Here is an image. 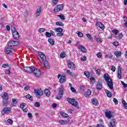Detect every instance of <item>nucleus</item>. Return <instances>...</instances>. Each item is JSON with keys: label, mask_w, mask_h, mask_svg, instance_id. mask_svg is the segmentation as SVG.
<instances>
[{"label": "nucleus", "mask_w": 127, "mask_h": 127, "mask_svg": "<svg viewBox=\"0 0 127 127\" xmlns=\"http://www.w3.org/2000/svg\"><path fill=\"white\" fill-rule=\"evenodd\" d=\"M104 78L106 83H107L108 87L111 89V90H113V89H114V84L113 83V80L111 78H110L109 74L108 73H105L104 75Z\"/></svg>", "instance_id": "f257e3e1"}, {"label": "nucleus", "mask_w": 127, "mask_h": 127, "mask_svg": "<svg viewBox=\"0 0 127 127\" xmlns=\"http://www.w3.org/2000/svg\"><path fill=\"white\" fill-rule=\"evenodd\" d=\"M66 99L69 104H71L73 107L77 108V109H79V103L77 101H76L74 99L69 98H67Z\"/></svg>", "instance_id": "f03ea898"}, {"label": "nucleus", "mask_w": 127, "mask_h": 127, "mask_svg": "<svg viewBox=\"0 0 127 127\" xmlns=\"http://www.w3.org/2000/svg\"><path fill=\"white\" fill-rule=\"evenodd\" d=\"M19 45V42L17 41H9L7 43V46L9 47H12V46H18Z\"/></svg>", "instance_id": "7ed1b4c3"}, {"label": "nucleus", "mask_w": 127, "mask_h": 127, "mask_svg": "<svg viewBox=\"0 0 127 127\" xmlns=\"http://www.w3.org/2000/svg\"><path fill=\"white\" fill-rule=\"evenodd\" d=\"M38 58L39 59V61H40V62H41V61H46V56H45V55H44V54H43V53L41 52H39L38 53Z\"/></svg>", "instance_id": "20e7f679"}, {"label": "nucleus", "mask_w": 127, "mask_h": 127, "mask_svg": "<svg viewBox=\"0 0 127 127\" xmlns=\"http://www.w3.org/2000/svg\"><path fill=\"white\" fill-rule=\"evenodd\" d=\"M10 112H11V108H10V107H6L5 108H3V110L1 112V115H2L3 116L4 115H8L9 114V113H10Z\"/></svg>", "instance_id": "39448f33"}, {"label": "nucleus", "mask_w": 127, "mask_h": 127, "mask_svg": "<svg viewBox=\"0 0 127 127\" xmlns=\"http://www.w3.org/2000/svg\"><path fill=\"white\" fill-rule=\"evenodd\" d=\"M34 69H35V67L32 66L24 67V71H26V72L27 73H29V74L33 73V70H34Z\"/></svg>", "instance_id": "423d86ee"}, {"label": "nucleus", "mask_w": 127, "mask_h": 127, "mask_svg": "<svg viewBox=\"0 0 127 127\" xmlns=\"http://www.w3.org/2000/svg\"><path fill=\"white\" fill-rule=\"evenodd\" d=\"M64 7V5L63 4H59L55 7L54 12H58V11H61V10H63V8Z\"/></svg>", "instance_id": "0eeeda50"}, {"label": "nucleus", "mask_w": 127, "mask_h": 127, "mask_svg": "<svg viewBox=\"0 0 127 127\" xmlns=\"http://www.w3.org/2000/svg\"><path fill=\"white\" fill-rule=\"evenodd\" d=\"M33 72H34L35 76L37 78H39V77L41 76V72L40 71V70L38 68H36L35 67L33 70Z\"/></svg>", "instance_id": "6e6552de"}, {"label": "nucleus", "mask_w": 127, "mask_h": 127, "mask_svg": "<svg viewBox=\"0 0 127 127\" xmlns=\"http://www.w3.org/2000/svg\"><path fill=\"white\" fill-rule=\"evenodd\" d=\"M66 63L69 69H72V70H74V69L76 68V67L75 66V64H74V63H73V62L67 61Z\"/></svg>", "instance_id": "1a4fd4ad"}, {"label": "nucleus", "mask_w": 127, "mask_h": 127, "mask_svg": "<svg viewBox=\"0 0 127 127\" xmlns=\"http://www.w3.org/2000/svg\"><path fill=\"white\" fill-rule=\"evenodd\" d=\"M5 53L7 54H10V55H11L12 53H14V50L11 48H6Z\"/></svg>", "instance_id": "9d476101"}, {"label": "nucleus", "mask_w": 127, "mask_h": 127, "mask_svg": "<svg viewBox=\"0 0 127 127\" xmlns=\"http://www.w3.org/2000/svg\"><path fill=\"white\" fill-rule=\"evenodd\" d=\"M12 32L14 39H18L19 38V34L18 33L17 31L14 30L12 31Z\"/></svg>", "instance_id": "9b49d317"}, {"label": "nucleus", "mask_w": 127, "mask_h": 127, "mask_svg": "<svg viewBox=\"0 0 127 127\" xmlns=\"http://www.w3.org/2000/svg\"><path fill=\"white\" fill-rule=\"evenodd\" d=\"M105 117L108 119H112V118H114V116L112 115V112L110 111L105 112Z\"/></svg>", "instance_id": "f8f14e48"}, {"label": "nucleus", "mask_w": 127, "mask_h": 127, "mask_svg": "<svg viewBox=\"0 0 127 127\" xmlns=\"http://www.w3.org/2000/svg\"><path fill=\"white\" fill-rule=\"evenodd\" d=\"M34 93L36 96H42L43 95V91L40 90H34Z\"/></svg>", "instance_id": "ddd939ff"}, {"label": "nucleus", "mask_w": 127, "mask_h": 127, "mask_svg": "<svg viewBox=\"0 0 127 127\" xmlns=\"http://www.w3.org/2000/svg\"><path fill=\"white\" fill-rule=\"evenodd\" d=\"M64 86L61 85L59 88V94L61 95V96H63L64 95Z\"/></svg>", "instance_id": "4468645a"}, {"label": "nucleus", "mask_w": 127, "mask_h": 127, "mask_svg": "<svg viewBox=\"0 0 127 127\" xmlns=\"http://www.w3.org/2000/svg\"><path fill=\"white\" fill-rule=\"evenodd\" d=\"M96 89L98 90H100L103 89V84L101 83L100 81H98L96 84Z\"/></svg>", "instance_id": "2eb2a0df"}, {"label": "nucleus", "mask_w": 127, "mask_h": 127, "mask_svg": "<svg viewBox=\"0 0 127 127\" xmlns=\"http://www.w3.org/2000/svg\"><path fill=\"white\" fill-rule=\"evenodd\" d=\"M96 25L97 26H99L102 30L105 29V25H104L101 22H97Z\"/></svg>", "instance_id": "dca6fc26"}, {"label": "nucleus", "mask_w": 127, "mask_h": 127, "mask_svg": "<svg viewBox=\"0 0 127 127\" xmlns=\"http://www.w3.org/2000/svg\"><path fill=\"white\" fill-rule=\"evenodd\" d=\"M59 82L60 83H65L66 82V77L64 75H61Z\"/></svg>", "instance_id": "f3484780"}, {"label": "nucleus", "mask_w": 127, "mask_h": 127, "mask_svg": "<svg viewBox=\"0 0 127 127\" xmlns=\"http://www.w3.org/2000/svg\"><path fill=\"white\" fill-rule=\"evenodd\" d=\"M117 77L118 79H122V70H121V67H118V72Z\"/></svg>", "instance_id": "a211bd4d"}, {"label": "nucleus", "mask_w": 127, "mask_h": 127, "mask_svg": "<svg viewBox=\"0 0 127 127\" xmlns=\"http://www.w3.org/2000/svg\"><path fill=\"white\" fill-rule=\"evenodd\" d=\"M91 94H92V91L91 90H88L87 92L84 93V96L87 98H89V97L91 96Z\"/></svg>", "instance_id": "6ab92c4d"}, {"label": "nucleus", "mask_w": 127, "mask_h": 127, "mask_svg": "<svg viewBox=\"0 0 127 127\" xmlns=\"http://www.w3.org/2000/svg\"><path fill=\"white\" fill-rule=\"evenodd\" d=\"M40 13H41V7L38 8L36 11V14L37 16H39V15H40Z\"/></svg>", "instance_id": "aec40b11"}, {"label": "nucleus", "mask_w": 127, "mask_h": 127, "mask_svg": "<svg viewBox=\"0 0 127 127\" xmlns=\"http://www.w3.org/2000/svg\"><path fill=\"white\" fill-rule=\"evenodd\" d=\"M116 125V120L115 119H113L112 121L110 122L109 124V127H114Z\"/></svg>", "instance_id": "412c9836"}, {"label": "nucleus", "mask_w": 127, "mask_h": 127, "mask_svg": "<svg viewBox=\"0 0 127 127\" xmlns=\"http://www.w3.org/2000/svg\"><path fill=\"white\" fill-rule=\"evenodd\" d=\"M91 102L92 105H94V106H97L98 104H99V102H98V100L94 98H92L91 99Z\"/></svg>", "instance_id": "4be33fe9"}, {"label": "nucleus", "mask_w": 127, "mask_h": 127, "mask_svg": "<svg viewBox=\"0 0 127 127\" xmlns=\"http://www.w3.org/2000/svg\"><path fill=\"white\" fill-rule=\"evenodd\" d=\"M43 62H44V65L45 67V68H49L50 67V65H49V63L48 62V61H43Z\"/></svg>", "instance_id": "5701e85b"}, {"label": "nucleus", "mask_w": 127, "mask_h": 127, "mask_svg": "<svg viewBox=\"0 0 127 127\" xmlns=\"http://www.w3.org/2000/svg\"><path fill=\"white\" fill-rule=\"evenodd\" d=\"M114 55L116 56L117 58H119V57H121V56H122V52L120 51L115 52L114 53Z\"/></svg>", "instance_id": "b1692460"}, {"label": "nucleus", "mask_w": 127, "mask_h": 127, "mask_svg": "<svg viewBox=\"0 0 127 127\" xmlns=\"http://www.w3.org/2000/svg\"><path fill=\"white\" fill-rule=\"evenodd\" d=\"M44 93L46 96H47V97H49V96H50V94L51 92H50V90H49V89H46L44 90Z\"/></svg>", "instance_id": "393cba45"}, {"label": "nucleus", "mask_w": 127, "mask_h": 127, "mask_svg": "<svg viewBox=\"0 0 127 127\" xmlns=\"http://www.w3.org/2000/svg\"><path fill=\"white\" fill-rule=\"evenodd\" d=\"M105 93L108 98H112V93H111V91L108 90H105Z\"/></svg>", "instance_id": "a878e982"}, {"label": "nucleus", "mask_w": 127, "mask_h": 127, "mask_svg": "<svg viewBox=\"0 0 127 127\" xmlns=\"http://www.w3.org/2000/svg\"><path fill=\"white\" fill-rule=\"evenodd\" d=\"M3 100H8V96H7V93L4 92L2 96Z\"/></svg>", "instance_id": "bb28decb"}, {"label": "nucleus", "mask_w": 127, "mask_h": 127, "mask_svg": "<svg viewBox=\"0 0 127 127\" xmlns=\"http://www.w3.org/2000/svg\"><path fill=\"white\" fill-rule=\"evenodd\" d=\"M59 124L61 125H67V121L66 120H61L59 121Z\"/></svg>", "instance_id": "cd10ccee"}, {"label": "nucleus", "mask_w": 127, "mask_h": 127, "mask_svg": "<svg viewBox=\"0 0 127 127\" xmlns=\"http://www.w3.org/2000/svg\"><path fill=\"white\" fill-rule=\"evenodd\" d=\"M26 98L30 101H33V96H31L30 94H27L26 95Z\"/></svg>", "instance_id": "c85d7f7f"}, {"label": "nucleus", "mask_w": 127, "mask_h": 127, "mask_svg": "<svg viewBox=\"0 0 127 127\" xmlns=\"http://www.w3.org/2000/svg\"><path fill=\"white\" fill-rule=\"evenodd\" d=\"M8 99H3V102H2V104H3V106H4L5 107L7 106V105H8Z\"/></svg>", "instance_id": "c756f323"}, {"label": "nucleus", "mask_w": 127, "mask_h": 127, "mask_svg": "<svg viewBox=\"0 0 127 127\" xmlns=\"http://www.w3.org/2000/svg\"><path fill=\"white\" fill-rule=\"evenodd\" d=\"M60 115L62 117H64V118H68L69 117V115L64 112H61Z\"/></svg>", "instance_id": "7c9ffc66"}, {"label": "nucleus", "mask_w": 127, "mask_h": 127, "mask_svg": "<svg viewBox=\"0 0 127 127\" xmlns=\"http://www.w3.org/2000/svg\"><path fill=\"white\" fill-rule=\"evenodd\" d=\"M48 42H49L51 45H54V40L53 39L49 38L48 40Z\"/></svg>", "instance_id": "2f4dec72"}, {"label": "nucleus", "mask_w": 127, "mask_h": 127, "mask_svg": "<svg viewBox=\"0 0 127 127\" xmlns=\"http://www.w3.org/2000/svg\"><path fill=\"white\" fill-rule=\"evenodd\" d=\"M56 25H58V26H64V24H63V22L61 21L57 22L56 23Z\"/></svg>", "instance_id": "473e14b6"}, {"label": "nucleus", "mask_w": 127, "mask_h": 127, "mask_svg": "<svg viewBox=\"0 0 127 127\" xmlns=\"http://www.w3.org/2000/svg\"><path fill=\"white\" fill-rule=\"evenodd\" d=\"M122 104L123 105L124 108H125V109L127 110V102H126V101L123 100L122 101Z\"/></svg>", "instance_id": "72a5a7b5"}, {"label": "nucleus", "mask_w": 127, "mask_h": 127, "mask_svg": "<svg viewBox=\"0 0 127 127\" xmlns=\"http://www.w3.org/2000/svg\"><path fill=\"white\" fill-rule=\"evenodd\" d=\"M80 49H81V51L82 52H83L84 53H85V52H86L87 51V49H86L85 47H83V46H80L79 47Z\"/></svg>", "instance_id": "f704fd0d"}, {"label": "nucleus", "mask_w": 127, "mask_h": 127, "mask_svg": "<svg viewBox=\"0 0 127 127\" xmlns=\"http://www.w3.org/2000/svg\"><path fill=\"white\" fill-rule=\"evenodd\" d=\"M57 32H62L63 31V28H58L56 29Z\"/></svg>", "instance_id": "c9c22d12"}, {"label": "nucleus", "mask_w": 127, "mask_h": 127, "mask_svg": "<svg viewBox=\"0 0 127 127\" xmlns=\"http://www.w3.org/2000/svg\"><path fill=\"white\" fill-rule=\"evenodd\" d=\"M26 47H27V48H28V49H29L31 51H34V49H33V48H32V47L30 46L26 45Z\"/></svg>", "instance_id": "e433bc0d"}, {"label": "nucleus", "mask_w": 127, "mask_h": 127, "mask_svg": "<svg viewBox=\"0 0 127 127\" xmlns=\"http://www.w3.org/2000/svg\"><path fill=\"white\" fill-rule=\"evenodd\" d=\"M25 105H26V104L24 103L21 104L20 105V109H21L22 110H23V108L25 107Z\"/></svg>", "instance_id": "4c0bfd02"}, {"label": "nucleus", "mask_w": 127, "mask_h": 127, "mask_svg": "<svg viewBox=\"0 0 127 127\" xmlns=\"http://www.w3.org/2000/svg\"><path fill=\"white\" fill-rule=\"evenodd\" d=\"M84 74L85 76H86V77H87V78H89L90 77V73L89 72L85 71L84 72Z\"/></svg>", "instance_id": "58836bf2"}, {"label": "nucleus", "mask_w": 127, "mask_h": 127, "mask_svg": "<svg viewBox=\"0 0 127 127\" xmlns=\"http://www.w3.org/2000/svg\"><path fill=\"white\" fill-rule=\"evenodd\" d=\"M34 106L36 108H40V103H39V102H35V103L34 104Z\"/></svg>", "instance_id": "ea45409f"}, {"label": "nucleus", "mask_w": 127, "mask_h": 127, "mask_svg": "<svg viewBox=\"0 0 127 127\" xmlns=\"http://www.w3.org/2000/svg\"><path fill=\"white\" fill-rule=\"evenodd\" d=\"M66 73H67V74H68V75H70V76H74V73H72V72H71L69 70H67L66 71Z\"/></svg>", "instance_id": "a19ab883"}, {"label": "nucleus", "mask_w": 127, "mask_h": 127, "mask_svg": "<svg viewBox=\"0 0 127 127\" xmlns=\"http://www.w3.org/2000/svg\"><path fill=\"white\" fill-rule=\"evenodd\" d=\"M96 41L98 43H101V42H103V39H102L101 38H98L96 39Z\"/></svg>", "instance_id": "79ce46f5"}, {"label": "nucleus", "mask_w": 127, "mask_h": 127, "mask_svg": "<svg viewBox=\"0 0 127 127\" xmlns=\"http://www.w3.org/2000/svg\"><path fill=\"white\" fill-rule=\"evenodd\" d=\"M44 31H45V29L44 28H41L39 29V32H40V33H43Z\"/></svg>", "instance_id": "37998d69"}, {"label": "nucleus", "mask_w": 127, "mask_h": 127, "mask_svg": "<svg viewBox=\"0 0 127 127\" xmlns=\"http://www.w3.org/2000/svg\"><path fill=\"white\" fill-rule=\"evenodd\" d=\"M58 16H59V17H60V18H61V19H62L63 20H64L65 19V17H64V15H58Z\"/></svg>", "instance_id": "c03bdc74"}, {"label": "nucleus", "mask_w": 127, "mask_h": 127, "mask_svg": "<svg viewBox=\"0 0 127 127\" xmlns=\"http://www.w3.org/2000/svg\"><path fill=\"white\" fill-rule=\"evenodd\" d=\"M45 34H46V36H47V37H51V33H49L48 32H46Z\"/></svg>", "instance_id": "a18cd8bd"}, {"label": "nucleus", "mask_w": 127, "mask_h": 127, "mask_svg": "<svg viewBox=\"0 0 127 127\" xmlns=\"http://www.w3.org/2000/svg\"><path fill=\"white\" fill-rule=\"evenodd\" d=\"M62 96H63V95H61L58 94V95L57 96L56 99H57V100H60V99H62Z\"/></svg>", "instance_id": "49530a36"}, {"label": "nucleus", "mask_w": 127, "mask_h": 127, "mask_svg": "<svg viewBox=\"0 0 127 127\" xmlns=\"http://www.w3.org/2000/svg\"><path fill=\"white\" fill-rule=\"evenodd\" d=\"M113 33H114V34H115V35H117L118 34V33H119V30H113L112 31Z\"/></svg>", "instance_id": "de8ad7c7"}, {"label": "nucleus", "mask_w": 127, "mask_h": 127, "mask_svg": "<svg viewBox=\"0 0 127 127\" xmlns=\"http://www.w3.org/2000/svg\"><path fill=\"white\" fill-rule=\"evenodd\" d=\"M77 35L79 36V37H83V33H82L81 32H78Z\"/></svg>", "instance_id": "09e8293b"}, {"label": "nucleus", "mask_w": 127, "mask_h": 127, "mask_svg": "<svg viewBox=\"0 0 127 127\" xmlns=\"http://www.w3.org/2000/svg\"><path fill=\"white\" fill-rule=\"evenodd\" d=\"M113 102L115 103V105H118V104H119V101H118V100L116 98L113 99Z\"/></svg>", "instance_id": "8fccbe9b"}, {"label": "nucleus", "mask_w": 127, "mask_h": 127, "mask_svg": "<svg viewBox=\"0 0 127 127\" xmlns=\"http://www.w3.org/2000/svg\"><path fill=\"white\" fill-rule=\"evenodd\" d=\"M105 57H108L110 59H112V58H113V55H112L111 54H108V55H106Z\"/></svg>", "instance_id": "3c124183"}, {"label": "nucleus", "mask_w": 127, "mask_h": 127, "mask_svg": "<svg viewBox=\"0 0 127 127\" xmlns=\"http://www.w3.org/2000/svg\"><path fill=\"white\" fill-rule=\"evenodd\" d=\"M58 3V0H53V3L54 5H56Z\"/></svg>", "instance_id": "603ef678"}, {"label": "nucleus", "mask_w": 127, "mask_h": 127, "mask_svg": "<svg viewBox=\"0 0 127 127\" xmlns=\"http://www.w3.org/2000/svg\"><path fill=\"white\" fill-rule=\"evenodd\" d=\"M65 54L64 53H62L61 54H60V57L61 58H65Z\"/></svg>", "instance_id": "864d4df0"}, {"label": "nucleus", "mask_w": 127, "mask_h": 127, "mask_svg": "<svg viewBox=\"0 0 127 127\" xmlns=\"http://www.w3.org/2000/svg\"><path fill=\"white\" fill-rule=\"evenodd\" d=\"M70 90L72 93H76V89H75V88L73 87H70Z\"/></svg>", "instance_id": "5fc2aeb1"}, {"label": "nucleus", "mask_w": 127, "mask_h": 127, "mask_svg": "<svg viewBox=\"0 0 127 127\" xmlns=\"http://www.w3.org/2000/svg\"><path fill=\"white\" fill-rule=\"evenodd\" d=\"M111 70L113 71V72L116 71V66L112 65Z\"/></svg>", "instance_id": "6e6d98bb"}, {"label": "nucleus", "mask_w": 127, "mask_h": 127, "mask_svg": "<svg viewBox=\"0 0 127 127\" xmlns=\"http://www.w3.org/2000/svg\"><path fill=\"white\" fill-rule=\"evenodd\" d=\"M7 122L8 123H9V124H10V125H12V124H13V121H12V120L10 119H8L7 120Z\"/></svg>", "instance_id": "4d7b16f0"}, {"label": "nucleus", "mask_w": 127, "mask_h": 127, "mask_svg": "<svg viewBox=\"0 0 127 127\" xmlns=\"http://www.w3.org/2000/svg\"><path fill=\"white\" fill-rule=\"evenodd\" d=\"M80 60H81V61H86L87 60V58L85 56L81 58Z\"/></svg>", "instance_id": "13d9d810"}, {"label": "nucleus", "mask_w": 127, "mask_h": 127, "mask_svg": "<svg viewBox=\"0 0 127 127\" xmlns=\"http://www.w3.org/2000/svg\"><path fill=\"white\" fill-rule=\"evenodd\" d=\"M121 84H122V85H124V87H125V88L127 87V84L125 83L124 81H121Z\"/></svg>", "instance_id": "bf43d9fd"}, {"label": "nucleus", "mask_w": 127, "mask_h": 127, "mask_svg": "<svg viewBox=\"0 0 127 127\" xmlns=\"http://www.w3.org/2000/svg\"><path fill=\"white\" fill-rule=\"evenodd\" d=\"M97 56L98 58H101L102 57V53H98L97 54Z\"/></svg>", "instance_id": "052dcab7"}, {"label": "nucleus", "mask_w": 127, "mask_h": 127, "mask_svg": "<svg viewBox=\"0 0 127 127\" xmlns=\"http://www.w3.org/2000/svg\"><path fill=\"white\" fill-rule=\"evenodd\" d=\"M12 103L13 104H17V101H16V99L13 98L12 99Z\"/></svg>", "instance_id": "680f3d73"}, {"label": "nucleus", "mask_w": 127, "mask_h": 127, "mask_svg": "<svg viewBox=\"0 0 127 127\" xmlns=\"http://www.w3.org/2000/svg\"><path fill=\"white\" fill-rule=\"evenodd\" d=\"M29 88H30V87L29 86V85H26V86L24 87V90H25V91H28V89H29Z\"/></svg>", "instance_id": "e2e57ef3"}, {"label": "nucleus", "mask_w": 127, "mask_h": 127, "mask_svg": "<svg viewBox=\"0 0 127 127\" xmlns=\"http://www.w3.org/2000/svg\"><path fill=\"white\" fill-rule=\"evenodd\" d=\"M57 36L60 37L63 36V33L62 32H59L57 34Z\"/></svg>", "instance_id": "0e129e2a"}, {"label": "nucleus", "mask_w": 127, "mask_h": 127, "mask_svg": "<svg viewBox=\"0 0 127 127\" xmlns=\"http://www.w3.org/2000/svg\"><path fill=\"white\" fill-rule=\"evenodd\" d=\"M2 67H3V68H6V67H8V64H4L2 65Z\"/></svg>", "instance_id": "69168bd1"}, {"label": "nucleus", "mask_w": 127, "mask_h": 127, "mask_svg": "<svg viewBox=\"0 0 127 127\" xmlns=\"http://www.w3.org/2000/svg\"><path fill=\"white\" fill-rule=\"evenodd\" d=\"M113 45H114V46H119V42H113Z\"/></svg>", "instance_id": "338daca9"}, {"label": "nucleus", "mask_w": 127, "mask_h": 127, "mask_svg": "<svg viewBox=\"0 0 127 127\" xmlns=\"http://www.w3.org/2000/svg\"><path fill=\"white\" fill-rule=\"evenodd\" d=\"M28 117L29 118V119H32L33 118L32 114L30 113H29L28 114Z\"/></svg>", "instance_id": "774afa93"}]
</instances>
